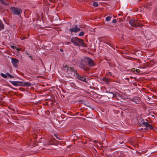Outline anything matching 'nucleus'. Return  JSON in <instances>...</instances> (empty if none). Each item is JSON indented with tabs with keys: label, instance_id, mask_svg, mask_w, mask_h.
Wrapping results in <instances>:
<instances>
[{
	"label": "nucleus",
	"instance_id": "obj_25",
	"mask_svg": "<svg viewBox=\"0 0 157 157\" xmlns=\"http://www.w3.org/2000/svg\"><path fill=\"white\" fill-rule=\"evenodd\" d=\"M25 54L26 55H28L29 56L30 55V54H29V53L27 52V51H25Z\"/></svg>",
	"mask_w": 157,
	"mask_h": 157
},
{
	"label": "nucleus",
	"instance_id": "obj_16",
	"mask_svg": "<svg viewBox=\"0 0 157 157\" xmlns=\"http://www.w3.org/2000/svg\"><path fill=\"white\" fill-rule=\"evenodd\" d=\"M0 2L3 4L8 5H9V3H7L5 0H0Z\"/></svg>",
	"mask_w": 157,
	"mask_h": 157
},
{
	"label": "nucleus",
	"instance_id": "obj_13",
	"mask_svg": "<svg viewBox=\"0 0 157 157\" xmlns=\"http://www.w3.org/2000/svg\"><path fill=\"white\" fill-rule=\"evenodd\" d=\"M31 83L29 82H21V86H30Z\"/></svg>",
	"mask_w": 157,
	"mask_h": 157
},
{
	"label": "nucleus",
	"instance_id": "obj_7",
	"mask_svg": "<svg viewBox=\"0 0 157 157\" xmlns=\"http://www.w3.org/2000/svg\"><path fill=\"white\" fill-rule=\"evenodd\" d=\"M87 63L88 66L89 67H92L95 66V63L92 59L88 57H87Z\"/></svg>",
	"mask_w": 157,
	"mask_h": 157
},
{
	"label": "nucleus",
	"instance_id": "obj_12",
	"mask_svg": "<svg viewBox=\"0 0 157 157\" xmlns=\"http://www.w3.org/2000/svg\"><path fill=\"white\" fill-rule=\"evenodd\" d=\"M111 79L106 77H104L102 78V80L107 84H109L110 82L111 81Z\"/></svg>",
	"mask_w": 157,
	"mask_h": 157
},
{
	"label": "nucleus",
	"instance_id": "obj_20",
	"mask_svg": "<svg viewBox=\"0 0 157 157\" xmlns=\"http://www.w3.org/2000/svg\"><path fill=\"white\" fill-rule=\"evenodd\" d=\"M84 33H85L83 31H82L79 33V36H82L84 35Z\"/></svg>",
	"mask_w": 157,
	"mask_h": 157
},
{
	"label": "nucleus",
	"instance_id": "obj_39",
	"mask_svg": "<svg viewBox=\"0 0 157 157\" xmlns=\"http://www.w3.org/2000/svg\"><path fill=\"white\" fill-rule=\"evenodd\" d=\"M109 74H110L111 75H112L111 74V72H109Z\"/></svg>",
	"mask_w": 157,
	"mask_h": 157
},
{
	"label": "nucleus",
	"instance_id": "obj_6",
	"mask_svg": "<svg viewBox=\"0 0 157 157\" xmlns=\"http://www.w3.org/2000/svg\"><path fill=\"white\" fill-rule=\"evenodd\" d=\"M19 62V60L17 59L14 58H11V63L13 67H17Z\"/></svg>",
	"mask_w": 157,
	"mask_h": 157
},
{
	"label": "nucleus",
	"instance_id": "obj_3",
	"mask_svg": "<svg viewBox=\"0 0 157 157\" xmlns=\"http://www.w3.org/2000/svg\"><path fill=\"white\" fill-rule=\"evenodd\" d=\"M71 41L76 46H86L83 40L79 39L77 37H72L71 39Z\"/></svg>",
	"mask_w": 157,
	"mask_h": 157
},
{
	"label": "nucleus",
	"instance_id": "obj_22",
	"mask_svg": "<svg viewBox=\"0 0 157 157\" xmlns=\"http://www.w3.org/2000/svg\"><path fill=\"white\" fill-rule=\"evenodd\" d=\"M146 8L149 10H150L151 9V7H150V6H146Z\"/></svg>",
	"mask_w": 157,
	"mask_h": 157
},
{
	"label": "nucleus",
	"instance_id": "obj_37",
	"mask_svg": "<svg viewBox=\"0 0 157 157\" xmlns=\"http://www.w3.org/2000/svg\"><path fill=\"white\" fill-rule=\"evenodd\" d=\"M93 142H96L97 141L96 140H94Z\"/></svg>",
	"mask_w": 157,
	"mask_h": 157
},
{
	"label": "nucleus",
	"instance_id": "obj_36",
	"mask_svg": "<svg viewBox=\"0 0 157 157\" xmlns=\"http://www.w3.org/2000/svg\"><path fill=\"white\" fill-rule=\"evenodd\" d=\"M14 47H15V46H12V48H13Z\"/></svg>",
	"mask_w": 157,
	"mask_h": 157
},
{
	"label": "nucleus",
	"instance_id": "obj_34",
	"mask_svg": "<svg viewBox=\"0 0 157 157\" xmlns=\"http://www.w3.org/2000/svg\"><path fill=\"white\" fill-rule=\"evenodd\" d=\"M10 87H11V88H12V89H14H14H15V88H13V87H12V86H10Z\"/></svg>",
	"mask_w": 157,
	"mask_h": 157
},
{
	"label": "nucleus",
	"instance_id": "obj_15",
	"mask_svg": "<svg viewBox=\"0 0 157 157\" xmlns=\"http://www.w3.org/2000/svg\"><path fill=\"white\" fill-rule=\"evenodd\" d=\"M4 29V25L2 21L0 19V31L3 29Z\"/></svg>",
	"mask_w": 157,
	"mask_h": 157
},
{
	"label": "nucleus",
	"instance_id": "obj_8",
	"mask_svg": "<svg viewBox=\"0 0 157 157\" xmlns=\"http://www.w3.org/2000/svg\"><path fill=\"white\" fill-rule=\"evenodd\" d=\"M75 77L76 78L82 81L85 82H86V78L84 76L79 75L78 73L76 74Z\"/></svg>",
	"mask_w": 157,
	"mask_h": 157
},
{
	"label": "nucleus",
	"instance_id": "obj_4",
	"mask_svg": "<svg viewBox=\"0 0 157 157\" xmlns=\"http://www.w3.org/2000/svg\"><path fill=\"white\" fill-rule=\"evenodd\" d=\"M10 10L13 15H18L19 17H21V14L22 12L21 9L19 8L11 6L10 8Z\"/></svg>",
	"mask_w": 157,
	"mask_h": 157
},
{
	"label": "nucleus",
	"instance_id": "obj_18",
	"mask_svg": "<svg viewBox=\"0 0 157 157\" xmlns=\"http://www.w3.org/2000/svg\"><path fill=\"white\" fill-rule=\"evenodd\" d=\"M93 6L95 7H97L98 6V2H95L93 3Z\"/></svg>",
	"mask_w": 157,
	"mask_h": 157
},
{
	"label": "nucleus",
	"instance_id": "obj_5",
	"mask_svg": "<svg viewBox=\"0 0 157 157\" xmlns=\"http://www.w3.org/2000/svg\"><path fill=\"white\" fill-rule=\"evenodd\" d=\"M129 23L131 26L134 27H140L142 26L141 21L139 20L131 19L129 21Z\"/></svg>",
	"mask_w": 157,
	"mask_h": 157
},
{
	"label": "nucleus",
	"instance_id": "obj_28",
	"mask_svg": "<svg viewBox=\"0 0 157 157\" xmlns=\"http://www.w3.org/2000/svg\"><path fill=\"white\" fill-rule=\"evenodd\" d=\"M66 43L68 45H69V44H71V43L70 42H66Z\"/></svg>",
	"mask_w": 157,
	"mask_h": 157
},
{
	"label": "nucleus",
	"instance_id": "obj_21",
	"mask_svg": "<svg viewBox=\"0 0 157 157\" xmlns=\"http://www.w3.org/2000/svg\"><path fill=\"white\" fill-rule=\"evenodd\" d=\"M6 74L7 75V76H8L9 77L11 78H13L14 77L12 76V75H11L10 73H6Z\"/></svg>",
	"mask_w": 157,
	"mask_h": 157
},
{
	"label": "nucleus",
	"instance_id": "obj_26",
	"mask_svg": "<svg viewBox=\"0 0 157 157\" xmlns=\"http://www.w3.org/2000/svg\"><path fill=\"white\" fill-rule=\"evenodd\" d=\"M76 30L77 31V32L81 30V29L80 28H78L77 27H76Z\"/></svg>",
	"mask_w": 157,
	"mask_h": 157
},
{
	"label": "nucleus",
	"instance_id": "obj_29",
	"mask_svg": "<svg viewBox=\"0 0 157 157\" xmlns=\"http://www.w3.org/2000/svg\"><path fill=\"white\" fill-rule=\"evenodd\" d=\"M106 157H112V156L111 155H107Z\"/></svg>",
	"mask_w": 157,
	"mask_h": 157
},
{
	"label": "nucleus",
	"instance_id": "obj_33",
	"mask_svg": "<svg viewBox=\"0 0 157 157\" xmlns=\"http://www.w3.org/2000/svg\"><path fill=\"white\" fill-rule=\"evenodd\" d=\"M29 56V57H30V58H33V57H32V56H31V55H30Z\"/></svg>",
	"mask_w": 157,
	"mask_h": 157
},
{
	"label": "nucleus",
	"instance_id": "obj_32",
	"mask_svg": "<svg viewBox=\"0 0 157 157\" xmlns=\"http://www.w3.org/2000/svg\"><path fill=\"white\" fill-rule=\"evenodd\" d=\"M60 51H61V52H63V49L62 48H61L60 49Z\"/></svg>",
	"mask_w": 157,
	"mask_h": 157
},
{
	"label": "nucleus",
	"instance_id": "obj_2",
	"mask_svg": "<svg viewBox=\"0 0 157 157\" xmlns=\"http://www.w3.org/2000/svg\"><path fill=\"white\" fill-rule=\"evenodd\" d=\"M78 65L79 67L85 71H88L90 70V67L88 66L87 63V57L82 59L79 61Z\"/></svg>",
	"mask_w": 157,
	"mask_h": 157
},
{
	"label": "nucleus",
	"instance_id": "obj_19",
	"mask_svg": "<svg viewBox=\"0 0 157 157\" xmlns=\"http://www.w3.org/2000/svg\"><path fill=\"white\" fill-rule=\"evenodd\" d=\"M111 17L110 16H108L105 19V21H109L111 20Z\"/></svg>",
	"mask_w": 157,
	"mask_h": 157
},
{
	"label": "nucleus",
	"instance_id": "obj_9",
	"mask_svg": "<svg viewBox=\"0 0 157 157\" xmlns=\"http://www.w3.org/2000/svg\"><path fill=\"white\" fill-rule=\"evenodd\" d=\"M10 82L15 86H21V82L10 81Z\"/></svg>",
	"mask_w": 157,
	"mask_h": 157
},
{
	"label": "nucleus",
	"instance_id": "obj_27",
	"mask_svg": "<svg viewBox=\"0 0 157 157\" xmlns=\"http://www.w3.org/2000/svg\"><path fill=\"white\" fill-rule=\"evenodd\" d=\"M25 39H26V38L25 37H23L22 38H21V39L22 40H23Z\"/></svg>",
	"mask_w": 157,
	"mask_h": 157
},
{
	"label": "nucleus",
	"instance_id": "obj_35",
	"mask_svg": "<svg viewBox=\"0 0 157 157\" xmlns=\"http://www.w3.org/2000/svg\"><path fill=\"white\" fill-rule=\"evenodd\" d=\"M125 79L127 80H129V78H125Z\"/></svg>",
	"mask_w": 157,
	"mask_h": 157
},
{
	"label": "nucleus",
	"instance_id": "obj_10",
	"mask_svg": "<svg viewBox=\"0 0 157 157\" xmlns=\"http://www.w3.org/2000/svg\"><path fill=\"white\" fill-rule=\"evenodd\" d=\"M140 100V99L139 98L135 97L132 98L131 101L133 104H135L139 103Z\"/></svg>",
	"mask_w": 157,
	"mask_h": 157
},
{
	"label": "nucleus",
	"instance_id": "obj_17",
	"mask_svg": "<svg viewBox=\"0 0 157 157\" xmlns=\"http://www.w3.org/2000/svg\"><path fill=\"white\" fill-rule=\"evenodd\" d=\"M1 75L2 76V77L5 78H7V75H6L3 73H1Z\"/></svg>",
	"mask_w": 157,
	"mask_h": 157
},
{
	"label": "nucleus",
	"instance_id": "obj_11",
	"mask_svg": "<svg viewBox=\"0 0 157 157\" xmlns=\"http://www.w3.org/2000/svg\"><path fill=\"white\" fill-rule=\"evenodd\" d=\"M142 123L143 125L146 128H149L150 129H151L153 128V127L152 125L149 124L148 122H146L145 121H143Z\"/></svg>",
	"mask_w": 157,
	"mask_h": 157
},
{
	"label": "nucleus",
	"instance_id": "obj_1",
	"mask_svg": "<svg viewBox=\"0 0 157 157\" xmlns=\"http://www.w3.org/2000/svg\"><path fill=\"white\" fill-rule=\"evenodd\" d=\"M63 68L66 71L68 75L71 77L75 76L78 73L73 67H69L67 65L63 66Z\"/></svg>",
	"mask_w": 157,
	"mask_h": 157
},
{
	"label": "nucleus",
	"instance_id": "obj_31",
	"mask_svg": "<svg viewBox=\"0 0 157 157\" xmlns=\"http://www.w3.org/2000/svg\"><path fill=\"white\" fill-rule=\"evenodd\" d=\"M140 71V70L139 69H136V71L137 72H139Z\"/></svg>",
	"mask_w": 157,
	"mask_h": 157
},
{
	"label": "nucleus",
	"instance_id": "obj_38",
	"mask_svg": "<svg viewBox=\"0 0 157 157\" xmlns=\"http://www.w3.org/2000/svg\"><path fill=\"white\" fill-rule=\"evenodd\" d=\"M31 58V59L32 60H33V58Z\"/></svg>",
	"mask_w": 157,
	"mask_h": 157
},
{
	"label": "nucleus",
	"instance_id": "obj_23",
	"mask_svg": "<svg viewBox=\"0 0 157 157\" xmlns=\"http://www.w3.org/2000/svg\"><path fill=\"white\" fill-rule=\"evenodd\" d=\"M117 20L116 19H114L112 21V22L113 23H117Z\"/></svg>",
	"mask_w": 157,
	"mask_h": 157
},
{
	"label": "nucleus",
	"instance_id": "obj_40",
	"mask_svg": "<svg viewBox=\"0 0 157 157\" xmlns=\"http://www.w3.org/2000/svg\"><path fill=\"white\" fill-rule=\"evenodd\" d=\"M141 0H139V1H141Z\"/></svg>",
	"mask_w": 157,
	"mask_h": 157
},
{
	"label": "nucleus",
	"instance_id": "obj_24",
	"mask_svg": "<svg viewBox=\"0 0 157 157\" xmlns=\"http://www.w3.org/2000/svg\"><path fill=\"white\" fill-rule=\"evenodd\" d=\"M55 136L56 137V138H57L58 139V140H61V139H60L59 137H57V135H56V134H55Z\"/></svg>",
	"mask_w": 157,
	"mask_h": 157
},
{
	"label": "nucleus",
	"instance_id": "obj_14",
	"mask_svg": "<svg viewBox=\"0 0 157 157\" xmlns=\"http://www.w3.org/2000/svg\"><path fill=\"white\" fill-rule=\"evenodd\" d=\"M77 27V25H75L74 28L70 29H69V31L71 32H77V31L76 29Z\"/></svg>",
	"mask_w": 157,
	"mask_h": 157
},
{
	"label": "nucleus",
	"instance_id": "obj_30",
	"mask_svg": "<svg viewBox=\"0 0 157 157\" xmlns=\"http://www.w3.org/2000/svg\"><path fill=\"white\" fill-rule=\"evenodd\" d=\"M113 29L114 30H116L117 29V28L116 27H113Z\"/></svg>",
	"mask_w": 157,
	"mask_h": 157
}]
</instances>
